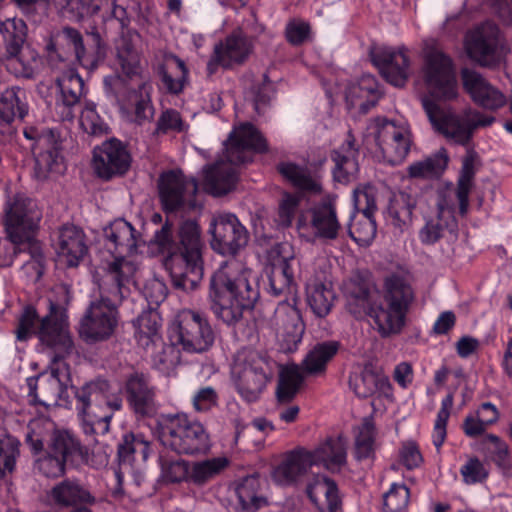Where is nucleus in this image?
<instances>
[{"mask_svg": "<svg viewBox=\"0 0 512 512\" xmlns=\"http://www.w3.org/2000/svg\"><path fill=\"white\" fill-rule=\"evenodd\" d=\"M188 125L183 121L179 111L169 108L161 112L157 122L154 135H164L169 132H185Z\"/></svg>", "mask_w": 512, "mask_h": 512, "instance_id": "62", "label": "nucleus"}, {"mask_svg": "<svg viewBox=\"0 0 512 512\" xmlns=\"http://www.w3.org/2000/svg\"><path fill=\"white\" fill-rule=\"evenodd\" d=\"M500 30L498 26L486 21L466 35L465 49L470 59L484 67L497 63Z\"/></svg>", "mask_w": 512, "mask_h": 512, "instance_id": "23", "label": "nucleus"}, {"mask_svg": "<svg viewBox=\"0 0 512 512\" xmlns=\"http://www.w3.org/2000/svg\"><path fill=\"white\" fill-rule=\"evenodd\" d=\"M125 393L129 408L136 418H152L157 414L156 387L148 375L142 372L130 374L125 382Z\"/></svg>", "mask_w": 512, "mask_h": 512, "instance_id": "25", "label": "nucleus"}, {"mask_svg": "<svg viewBox=\"0 0 512 512\" xmlns=\"http://www.w3.org/2000/svg\"><path fill=\"white\" fill-rule=\"evenodd\" d=\"M480 159L478 153L470 148L462 159L460 175L457 181L456 196L459 202V213L464 216L468 211L469 194Z\"/></svg>", "mask_w": 512, "mask_h": 512, "instance_id": "44", "label": "nucleus"}, {"mask_svg": "<svg viewBox=\"0 0 512 512\" xmlns=\"http://www.w3.org/2000/svg\"><path fill=\"white\" fill-rule=\"evenodd\" d=\"M311 213V226L315 236L320 239L335 240L341 229L335 202L330 198L324 199L313 207Z\"/></svg>", "mask_w": 512, "mask_h": 512, "instance_id": "39", "label": "nucleus"}, {"mask_svg": "<svg viewBox=\"0 0 512 512\" xmlns=\"http://www.w3.org/2000/svg\"><path fill=\"white\" fill-rule=\"evenodd\" d=\"M414 298L413 288L405 276L393 273L384 279L382 299L371 309V318L381 337L401 333Z\"/></svg>", "mask_w": 512, "mask_h": 512, "instance_id": "6", "label": "nucleus"}, {"mask_svg": "<svg viewBox=\"0 0 512 512\" xmlns=\"http://www.w3.org/2000/svg\"><path fill=\"white\" fill-rule=\"evenodd\" d=\"M292 302H279L275 311L276 318L281 323L278 339L285 352L297 349L305 330L300 311L296 307V298H292Z\"/></svg>", "mask_w": 512, "mask_h": 512, "instance_id": "27", "label": "nucleus"}, {"mask_svg": "<svg viewBox=\"0 0 512 512\" xmlns=\"http://www.w3.org/2000/svg\"><path fill=\"white\" fill-rule=\"evenodd\" d=\"M209 233L212 250L222 256L235 258L249 242L248 230L235 214L229 212L213 216Z\"/></svg>", "mask_w": 512, "mask_h": 512, "instance_id": "15", "label": "nucleus"}, {"mask_svg": "<svg viewBox=\"0 0 512 512\" xmlns=\"http://www.w3.org/2000/svg\"><path fill=\"white\" fill-rule=\"evenodd\" d=\"M151 90L152 86L147 82H143L138 86L137 91L133 92L132 98L135 99V119L138 124L153 119L155 110L151 101Z\"/></svg>", "mask_w": 512, "mask_h": 512, "instance_id": "59", "label": "nucleus"}, {"mask_svg": "<svg viewBox=\"0 0 512 512\" xmlns=\"http://www.w3.org/2000/svg\"><path fill=\"white\" fill-rule=\"evenodd\" d=\"M105 247L113 259H126L137 248L136 230L124 219H117L103 230Z\"/></svg>", "mask_w": 512, "mask_h": 512, "instance_id": "30", "label": "nucleus"}, {"mask_svg": "<svg viewBox=\"0 0 512 512\" xmlns=\"http://www.w3.org/2000/svg\"><path fill=\"white\" fill-rule=\"evenodd\" d=\"M136 265L127 259H113L107 262L105 276L99 285V298L95 303L118 310L119 305L130 295L129 284L136 272Z\"/></svg>", "mask_w": 512, "mask_h": 512, "instance_id": "17", "label": "nucleus"}, {"mask_svg": "<svg viewBox=\"0 0 512 512\" xmlns=\"http://www.w3.org/2000/svg\"><path fill=\"white\" fill-rule=\"evenodd\" d=\"M88 251L85 234L75 225H63L58 233L57 253L68 267H76Z\"/></svg>", "mask_w": 512, "mask_h": 512, "instance_id": "33", "label": "nucleus"}, {"mask_svg": "<svg viewBox=\"0 0 512 512\" xmlns=\"http://www.w3.org/2000/svg\"><path fill=\"white\" fill-rule=\"evenodd\" d=\"M306 296L311 311L319 318H324L330 313L336 299L332 282L319 278L307 283Z\"/></svg>", "mask_w": 512, "mask_h": 512, "instance_id": "41", "label": "nucleus"}, {"mask_svg": "<svg viewBox=\"0 0 512 512\" xmlns=\"http://www.w3.org/2000/svg\"><path fill=\"white\" fill-rule=\"evenodd\" d=\"M151 451V443L142 433L126 432L117 445L119 466L131 467L137 456L145 462Z\"/></svg>", "mask_w": 512, "mask_h": 512, "instance_id": "42", "label": "nucleus"}, {"mask_svg": "<svg viewBox=\"0 0 512 512\" xmlns=\"http://www.w3.org/2000/svg\"><path fill=\"white\" fill-rule=\"evenodd\" d=\"M306 491L309 499L316 505L318 504V497L324 496L328 511H339L340 499L338 496V488L332 479L326 476L317 477L313 483L307 486Z\"/></svg>", "mask_w": 512, "mask_h": 512, "instance_id": "54", "label": "nucleus"}, {"mask_svg": "<svg viewBox=\"0 0 512 512\" xmlns=\"http://www.w3.org/2000/svg\"><path fill=\"white\" fill-rule=\"evenodd\" d=\"M28 112L29 106L22 88L11 86L0 92V126H9L16 120L23 121Z\"/></svg>", "mask_w": 512, "mask_h": 512, "instance_id": "40", "label": "nucleus"}, {"mask_svg": "<svg viewBox=\"0 0 512 512\" xmlns=\"http://www.w3.org/2000/svg\"><path fill=\"white\" fill-rule=\"evenodd\" d=\"M28 396L34 404L44 407L67 406L70 404L68 387L72 379L70 367L60 353L52 357L49 373H40L38 376L28 377Z\"/></svg>", "mask_w": 512, "mask_h": 512, "instance_id": "11", "label": "nucleus"}, {"mask_svg": "<svg viewBox=\"0 0 512 512\" xmlns=\"http://www.w3.org/2000/svg\"><path fill=\"white\" fill-rule=\"evenodd\" d=\"M463 86L479 106L496 110L504 106L506 97L476 71L464 68L461 71Z\"/></svg>", "mask_w": 512, "mask_h": 512, "instance_id": "29", "label": "nucleus"}, {"mask_svg": "<svg viewBox=\"0 0 512 512\" xmlns=\"http://www.w3.org/2000/svg\"><path fill=\"white\" fill-rule=\"evenodd\" d=\"M51 498L61 507L83 508L96 502L95 496L80 480L67 478L56 484L51 490Z\"/></svg>", "mask_w": 512, "mask_h": 512, "instance_id": "37", "label": "nucleus"}, {"mask_svg": "<svg viewBox=\"0 0 512 512\" xmlns=\"http://www.w3.org/2000/svg\"><path fill=\"white\" fill-rule=\"evenodd\" d=\"M132 157L123 142L116 138L104 141L93 151V169L97 177L109 181L125 175L131 166Z\"/></svg>", "mask_w": 512, "mask_h": 512, "instance_id": "22", "label": "nucleus"}, {"mask_svg": "<svg viewBox=\"0 0 512 512\" xmlns=\"http://www.w3.org/2000/svg\"><path fill=\"white\" fill-rule=\"evenodd\" d=\"M162 344L161 350L153 355L152 365L163 374H169L180 361V351L176 345Z\"/></svg>", "mask_w": 512, "mask_h": 512, "instance_id": "64", "label": "nucleus"}, {"mask_svg": "<svg viewBox=\"0 0 512 512\" xmlns=\"http://www.w3.org/2000/svg\"><path fill=\"white\" fill-rule=\"evenodd\" d=\"M127 78L120 74H112L106 76L103 80L106 93L112 96L120 106L126 105V101L133 97L135 91L130 90Z\"/></svg>", "mask_w": 512, "mask_h": 512, "instance_id": "61", "label": "nucleus"}, {"mask_svg": "<svg viewBox=\"0 0 512 512\" xmlns=\"http://www.w3.org/2000/svg\"><path fill=\"white\" fill-rule=\"evenodd\" d=\"M376 429L373 419L366 417L358 427L355 437L354 456L358 461L370 459L375 453Z\"/></svg>", "mask_w": 512, "mask_h": 512, "instance_id": "55", "label": "nucleus"}, {"mask_svg": "<svg viewBox=\"0 0 512 512\" xmlns=\"http://www.w3.org/2000/svg\"><path fill=\"white\" fill-rule=\"evenodd\" d=\"M259 488L258 474L247 475L240 480L236 486V494L242 510L255 512L266 503L265 498L258 495Z\"/></svg>", "mask_w": 512, "mask_h": 512, "instance_id": "51", "label": "nucleus"}, {"mask_svg": "<svg viewBox=\"0 0 512 512\" xmlns=\"http://www.w3.org/2000/svg\"><path fill=\"white\" fill-rule=\"evenodd\" d=\"M27 140L32 141L31 151L34 156L33 175L37 180L43 181L52 172H60L62 158L60 156V133L54 128L28 127L23 131Z\"/></svg>", "mask_w": 512, "mask_h": 512, "instance_id": "14", "label": "nucleus"}, {"mask_svg": "<svg viewBox=\"0 0 512 512\" xmlns=\"http://www.w3.org/2000/svg\"><path fill=\"white\" fill-rule=\"evenodd\" d=\"M231 378L236 391L246 402H255L273 378L269 359L256 350L244 348L234 356Z\"/></svg>", "mask_w": 512, "mask_h": 512, "instance_id": "10", "label": "nucleus"}, {"mask_svg": "<svg viewBox=\"0 0 512 512\" xmlns=\"http://www.w3.org/2000/svg\"><path fill=\"white\" fill-rule=\"evenodd\" d=\"M117 324L118 310L92 301L80 321L79 334L86 343L95 344L109 339Z\"/></svg>", "mask_w": 512, "mask_h": 512, "instance_id": "24", "label": "nucleus"}, {"mask_svg": "<svg viewBox=\"0 0 512 512\" xmlns=\"http://www.w3.org/2000/svg\"><path fill=\"white\" fill-rule=\"evenodd\" d=\"M307 454L312 466H322L331 472H339L346 464V444L341 437H328L314 450L307 451Z\"/></svg>", "mask_w": 512, "mask_h": 512, "instance_id": "38", "label": "nucleus"}, {"mask_svg": "<svg viewBox=\"0 0 512 512\" xmlns=\"http://www.w3.org/2000/svg\"><path fill=\"white\" fill-rule=\"evenodd\" d=\"M409 489L404 484H392L383 495V510L385 512H402L409 502Z\"/></svg>", "mask_w": 512, "mask_h": 512, "instance_id": "63", "label": "nucleus"}, {"mask_svg": "<svg viewBox=\"0 0 512 512\" xmlns=\"http://www.w3.org/2000/svg\"><path fill=\"white\" fill-rule=\"evenodd\" d=\"M339 348L340 343L338 341L317 343L303 360L304 371L310 375L324 373L327 363L337 354Z\"/></svg>", "mask_w": 512, "mask_h": 512, "instance_id": "50", "label": "nucleus"}, {"mask_svg": "<svg viewBox=\"0 0 512 512\" xmlns=\"http://www.w3.org/2000/svg\"><path fill=\"white\" fill-rule=\"evenodd\" d=\"M254 51V37L237 28L222 41L214 45L206 71L208 76L215 74L219 67L230 70L244 65Z\"/></svg>", "mask_w": 512, "mask_h": 512, "instance_id": "16", "label": "nucleus"}, {"mask_svg": "<svg viewBox=\"0 0 512 512\" xmlns=\"http://www.w3.org/2000/svg\"><path fill=\"white\" fill-rule=\"evenodd\" d=\"M227 465L228 460L225 457H216L194 462L189 470V482L196 485H203L211 478L218 475Z\"/></svg>", "mask_w": 512, "mask_h": 512, "instance_id": "57", "label": "nucleus"}, {"mask_svg": "<svg viewBox=\"0 0 512 512\" xmlns=\"http://www.w3.org/2000/svg\"><path fill=\"white\" fill-rule=\"evenodd\" d=\"M303 381L304 377L298 366L282 369L276 389L278 402L282 404L291 402L299 392Z\"/></svg>", "mask_w": 512, "mask_h": 512, "instance_id": "53", "label": "nucleus"}, {"mask_svg": "<svg viewBox=\"0 0 512 512\" xmlns=\"http://www.w3.org/2000/svg\"><path fill=\"white\" fill-rule=\"evenodd\" d=\"M224 145L227 162L219 161L204 169V187L213 196H222L234 189L237 182L235 165L251 162L253 152L264 153L268 150L266 139L251 123L235 128Z\"/></svg>", "mask_w": 512, "mask_h": 512, "instance_id": "3", "label": "nucleus"}, {"mask_svg": "<svg viewBox=\"0 0 512 512\" xmlns=\"http://www.w3.org/2000/svg\"><path fill=\"white\" fill-rule=\"evenodd\" d=\"M4 212L7 237L16 246H26L30 254L23 269L39 280L44 274L45 259L39 243L34 239V232L42 218L41 211L33 199L16 193L7 199Z\"/></svg>", "mask_w": 512, "mask_h": 512, "instance_id": "4", "label": "nucleus"}, {"mask_svg": "<svg viewBox=\"0 0 512 512\" xmlns=\"http://www.w3.org/2000/svg\"><path fill=\"white\" fill-rule=\"evenodd\" d=\"M136 328L135 337L143 348L156 345L161 342V316L155 308L143 311L134 322Z\"/></svg>", "mask_w": 512, "mask_h": 512, "instance_id": "48", "label": "nucleus"}, {"mask_svg": "<svg viewBox=\"0 0 512 512\" xmlns=\"http://www.w3.org/2000/svg\"><path fill=\"white\" fill-rule=\"evenodd\" d=\"M295 262L294 257L281 258L274 265L273 276L270 277V290L273 295L279 296L289 289L294 281V269L292 264Z\"/></svg>", "mask_w": 512, "mask_h": 512, "instance_id": "58", "label": "nucleus"}, {"mask_svg": "<svg viewBox=\"0 0 512 512\" xmlns=\"http://www.w3.org/2000/svg\"><path fill=\"white\" fill-rule=\"evenodd\" d=\"M424 78L431 96L439 100H451L457 96L452 60L442 51L431 48L426 53Z\"/></svg>", "mask_w": 512, "mask_h": 512, "instance_id": "20", "label": "nucleus"}, {"mask_svg": "<svg viewBox=\"0 0 512 512\" xmlns=\"http://www.w3.org/2000/svg\"><path fill=\"white\" fill-rule=\"evenodd\" d=\"M151 244L165 255L164 267L169 272L173 285L183 290H193L203 277L202 230L196 219H185L174 228L172 222L155 230Z\"/></svg>", "mask_w": 512, "mask_h": 512, "instance_id": "1", "label": "nucleus"}, {"mask_svg": "<svg viewBox=\"0 0 512 512\" xmlns=\"http://www.w3.org/2000/svg\"><path fill=\"white\" fill-rule=\"evenodd\" d=\"M133 36L138 37L136 31H127L122 34L116 44V61L122 73L129 79L138 74L140 56L133 44Z\"/></svg>", "mask_w": 512, "mask_h": 512, "instance_id": "49", "label": "nucleus"}, {"mask_svg": "<svg viewBox=\"0 0 512 512\" xmlns=\"http://www.w3.org/2000/svg\"><path fill=\"white\" fill-rule=\"evenodd\" d=\"M36 335L40 341L59 351L69 352L73 342L65 330L64 313L60 306L49 301V312L42 319L33 306H26L19 317L16 337L19 341Z\"/></svg>", "mask_w": 512, "mask_h": 512, "instance_id": "9", "label": "nucleus"}, {"mask_svg": "<svg viewBox=\"0 0 512 512\" xmlns=\"http://www.w3.org/2000/svg\"><path fill=\"white\" fill-rule=\"evenodd\" d=\"M198 182L181 170L163 172L158 179V194L165 212L191 213L200 210L196 199Z\"/></svg>", "mask_w": 512, "mask_h": 512, "instance_id": "13", "label": "nucleus"}, {"mask_svg": "<svg viewBox=\"0 0 512 512\" xmlns=\"http://www.w3.org/2000/svg\"><path fill=\"white\" fill-rule=\"evenodd\" d=\"M376 146L383 160L390 165H399L407 157L411 140L410 134L402 127L386 119H375L370 125Z\"/></svg>", "mask_w": 512, "mask_h": 512, "instance_id": "21", "label": "nucleus"}, {"mask_svg": "<svg viewBox=\"0 0 512 512\" xmlns=\"http://www.w3.org/2000/svg\"><path fill=\"white\" fill-rule=\"evenodd\" d=\"M210 307L227 325L239 322L245 311H251L260 298L259 285L252 271L239 262L227 261L210 278Z\"/></svg>", "mask_w": 512, "mask_h": 512, "instance_id": "2", "label": "nucleus"}, {"mask_svg": "<svg viewBox=\"0 0 512 512\" xmlns=\"http://www.w3.org/2000/svg\"><path fill=\"white\" fill-rule=\"evenodd\" d=\"M188 68L185 62L174 54L165 57V63L158 67L164 89L173 95L180 94L188 80Z\"/></svg>", "mask_w": 512, "mask_h": 512, "instance_id": "43", "label": "nucleus"}, {"mask_svg": "<svg viewBox=\"0 0 512 512\" xmlns=\"http://www.w3.org/2000/svg\"><path fill=\"white\" fill-rule=\"evenodd\" d=\"M310 456L306 450L292 451L287 458L278 465L274 472L273 478L280 485H290L296 481L298 477L307 472L312 466Z\"/></svg>", "mask_w": 512, "mask_h": 512, "instance_id": "45", "label": "nucleus"}, {"mask_svg": "<svg viewBox=\"0 0 512 512\" xmlns=\"http://www.w3.org/2000/svg\"><path fill=\"white\" fill-rule=\"evenodd\" d=\"M61 37L73 49L79 64L88 71L96 70L107 57L108 45L97 27H91L84 34L76 28L64 27Z\"/></svg>", "mask_w": 512, "mask_h": 512, "instance_id": "18", "label": "nucleus"}, {"mask_svg": "<svg viewBox=\"0 0 512 512\" xmlns=\"http://www.w3.org/2000/svg\"><path fill=\"white\" fill-rule=\"evenodd\" d=\"M27 38V25L19 18L0 21V62L16 58L23 66L26 75L33 72V62L38 60L35 50L24 49Z\"/></svg>", "mask_w": 512, "mask_h": 512, "instance_id": "19", "label": "nucleus"}, {"mask_svg": "<svg viewBox=\"0 0 512 512\" xmlns=\"http://www.w3.org/2000/svg\"><path fill=\"white\" fill-rule=\"evenodd\" d=\"M169 338L185 352L204 353L213 346L215 332L202 313L183 309L170 324Z\"/></svg>", "mask_w": 512, "mask_h": 512, "instance_id": "12", "label": "nucleus"}, {"mask_svg": "<svg viewBox=\"0 0 512 512\" xmlns=\"http://www.w3.org/2000/svg\"><path fill=\"white\" fill-rule=\"evenodd\" d=\"M449 155L445 148H440L435 153L421 161H416L408 166L409 177L418 179H439L448 167Z\"/></svg>", "mask_w": 512, "mask_h": 512, "instance_id": "47", "label": "nucleus"}, {"mask_svg": "<svg viewBox=\"0 0 512 512\" xmlns=\"http://www.w3.org/2000/svg\"><path fill=\"white\" fill-rule=\"evenodd\" d=\"M277 171L301 191L310 193L321 191V185L311 177L307 169L295 163L281 162L277 165Z\"/></svg>", "mask_w": 512, "mask_h": 512, "instance_id": "52", "label": "nucleus"}, {"mask_svg": "<svg viewBox=\"0 0 512 512\" xmlns=\"http://www.w3.org/2000/svg\"><path fill=\"white\" fill-rule=\"evenodd\" d=\"M292 302H279L275 311L276 318L281 323L278 339L285 352L297 349L305 330L300 311L296 307V298H292Z\"/></svg>", "mask_w": 512, "mask_h": 512, "instance_id": "28", "label": "nucleus"}, {"mask_svg": "<svg viewBox=\"0 0 512 512\" xmlns=\"http://www.w3.org/2000/svg\"><path fill=\"white\" fill-rule=\"evenodd\" d=\"M417 203V196L407 191L393 193L384 210L386 222L401 233L408 230L412 224L413 211Z\"/></svg>", "mask_w": 512, "mask_h": 512, "instance_id": "35", "label": "nucleus"}, {"mask_svg": "<svg viewBox=\"0 0 512 512\" xmlns=\"http://www.w3.org/2000/svg\"><path fill=\"white\" fill-rule=\"evenodd\" d=\"M349 385L359 398L371 397L376 392L390 387L388 378L374 371L371 364L365 365L359 374L351 376Z\"/></svg>", "mask_w": 512, "mask_h": 512, "instance_id": "46", "label": "nucleus"}, {"mask_svg": "<svg viewBox=\"0 0 512 512\" xmlns=\"http://www.w3.org/2000/svg\"><path fill=\"white\" fill-rule=\"evenodd\" d=\"M371 281L357 273L346 284L347 309L355 318L369 316L376 301L371 299Z\"/></svg>", "mask_w": 512, "mask_h": 512, "instance_id": "36", "label": "nucleus"}, {"mask_svg": "<svg viewBox=\"0 0 512 512\" xmlns=\"http://www.w3.org/2000/svg\"><path fill=\"white\" fill-rule=\"evenodd\" d=\"M75 397V410L86 435L106 433L115 411L122 408V399L111 394L110 382L97 377L77 387L71 384Z\"/></svg>", "mask_w": 512, "mask_h": 512, "instance_id": "5", "label": "nucleus"}, {"mask_svg": "<svg viewBox=\"0 0 512 512\" xmlns=\"http://www.w3.org/2000/svg\"><path fill=\"white\" fill-rule=\"evenodd\" d=\"M20 441L9 434L0 435V479L11 475L20 456Z\"/></svg>", "mask_w": 512, "mask_h": 512, "instance_id": "56", "label": "nucleus"}, {"mask_svg": "<svg viewBox=\"0 0 512 512\" xmlns=\"http://www.w3.org/2000/svg\"><path fill=\"white\" fill-rule=\"evenodd\" d=\"M161 475L166 482L179 483L189 481V463L183 459L170 460L164 456L159 457Z\"/></svg>", "mask_w": 512, "mask_h": 512, "instance_id": "60", "label": "nucleus"}, {"mask_svg": "<svg viewBox=\"0 0 512 512\" xmlns=\"http://www.w3.org/2000/svg\"><path fill=\"white\" fill-rule=\"evenodd\" d=\"M370 57L388 83L399 88L405 86L410 75V60L404 48L378 49L372 51Z\"/></svg>", "mask_w": 512, "mask_h": 512, "instance_id": "26", "label": "nucleus"}, {"mask_svg": "<svg viewBox=\"0 0 512 512\" xmlns=\"http://www.w3.org/2000/svg\"><path fill=\"white\" fill-rule=\"evenodd\" d=\"M48 449L67 465L80 466L88 460V449L68 430H55Z\"/></svg>", "mask_w": 512, "mask_h": 512, "instance_id": "32", "label": "nucleus"}, {"mask_svg": "<svg viewBox=\"0 0 512 512\" xmlns=\"http://www.w3.org/2000/svg\"><path fill=\"white\" fill-rule=\"evenodd\" d=\"M156 432L161 444L179 455L207 454L212 446L204 425L183 413L162 415L157 421Z\"/></svg>", "mask_w": 512, "mask_h": 512, "instance_id": "7", "label": "nucleus"}, {"mask_svg": "<svg viewBox=\"0 0 512 512\" xmlns=\"http://www.w3.org/2000/svg\"><path fill=\"white\" fill-rule=\"evenodd\" d=\"M358 156L359 149L355 145V138L351 131H348L342 145L330 154L331 160L334 162L332 170L334 180L339 183H349L355 180L359 172Z\"/></svg>", "mask_w": 512, "mask_h": 512, "instance_id": "31", "label": "nucleus"}, {"mask_svg": "<svg viewBox=\"0 0 512 512\" xmlns=\"http://www.w3.org/2000/svg\"><path fill=\"white\" fill-rule=\"evenodd\" d=\"M422 107L435 131L463 146L469 144L475 129L490 126L495 120L478 111L457 115L449 105L427 96L422 98Z\"/></svg>", "mask_w": 512, "mask_h": 512, "instance_id": "8", "label": "nucleus"}, {"mask_svg": "<svg viewBox=\"0 0 512 512\" xmlns=\"http://www.w3.org/2000/svg\"><path fill=\"white\" fill-rule=\"evenodd\" d=\"M60 96L57 98L56 107L59 109L63 120L74 119V107L80 102L84 94V81L75 71H68L57 79Z\"/></svg>", "mask_w": 512, "mask_h": 512, "instance_id": "34", "label": "nucleus"}]
</instances>
